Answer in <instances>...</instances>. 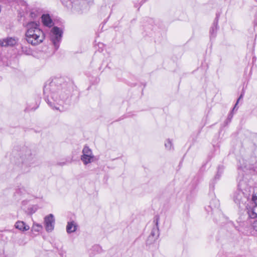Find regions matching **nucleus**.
Returning a JSON list of instances; mask_svg holds the SVG:
<instances>
[{"label":"nucleus","mask_w":257,"mask_h":257,"mask_svg":"<svg viewBox=\"0 0 257 257\" xmlns=\"http://www.w3.org/2000/svg\"><path fill=\"white\" fill-rule=\"evenodd\" d=\"M61 79H54L44 86L43 92L44 99L53 108L59 109L58 105L62 106L69 98L72 89V84H60Z\"/></svg>","instance_id":"nucleus-1"},{"label":"nucleus","mask_w":257,"mask_h":257,"mask_svg":"<svg viewBox=\"0 0 257 257\" xmlns=\"http://www.w3.org/2000/svg\"><path fill=\"white\" fill-rule=\"evenodd\" d=\"M16 157V164L20 166L22 173L29 172L31 167L37 162L35 154L30 149L25 146L18 151Z\"/></svg>","instance_id":"nucleus-2"},{"label":"nucleus","mask_w":257,"mask_h":257,"mask_svg":"<svg viewBox=\"0 0 257 257\" xmlns=\"http://www.w3.org/2000/svg\"><path fill=\"white\" fill-rule=\"evenodd\" d=\"M26 29V40L29 44L36 46L43 42L45 34L40 29L39 24L35 22H30L27 24Z\"/></svg>","instance_id":"nucleus-3"},{"label":"nucleus","mask_w":257,"mask_h":257,"mask_svg":"<svg viewBox=\"0 0 257 257\" xmlns=\"http://www.w3.org/2000/svg\"><path fill=\"white\" fill-rule=\"evenodd\" d=\"M250 187L247 186L243 181H240L238 184V188L233 195L234 203L239 208H243L249 203Z\"/></svg>","instance_id":"nucleus-4"},{"label":"nucleus","mask_w":257,"mask_h":257,"mask_svg":"<svg viewBox=\"0 0 257 257\" xmlns=\"http://www.w3.org/2000/svg\"><path fill=\"white\" fill-rule=\"evenodd\" d=\"M257 207V188L254 189L251 195L249 203L245 206L247 210V214L250 219H255L257 217L256 208Z\"/></svg>","instance_id":"nucleus-5"},{"label":"nucleus","mask_w":257,"mask_h":257,"mask_svg":"<svg viewBox=\"0 0 257 257\" xmlns=\"http://www.w3.org/2000/svg\"><path fill=\"white\" fill-rule=\"evenodd\" d=\"M63 31L58 27H54L51 30L50 39L56 49H58L61 41Z\"/></svg>","instance_id":"nucleus-6"},{"label":"nucleus","mask_w":257,"mask_h":257,"mask_svg":"<svg viewBox=\"0 0 257 257\" xmlns=\"http://www.w3.org/2000/svg\"><path fill=\"white\" fill-rule=\"evenodd\" d=\"M94 156L90 149L87 146H85L82 150V155L81 160L85 165L93 162Z\"/></svg>","instance_id":"nucleus-7"},{"label":"nucleus","mask_w":257,"mask_h":257,"mask_svg":"<svg viewBox=\"0 0 257 257\" xmlns=\"http://www.w3.org/2000/svg\"><path fill=\"white\" fill-rule=\"evenodd\" d=\"M55 225V219L52 214H50L44 218V225L46 230L48 232H51L53 230Z\"/></svg>","instance_id":"nucleus-8"},{"label":"nucleus","mask_w":257,"mask_h":257,"mask_svg":"<svg viewBox=\"0 0 257 257\" xmlns=\"http://www.w3.org/2000/svg\"><path fill=\"white\" fill-rule=\"evenodd\" d=\"M160 220V217L159 215H156L154 218V223L155 224L154 227L152 228L151 234L150 235L154 237L157 239L158 238L160 233L159 229V222Z\"/></svg>","instance_id":"nucleus-9"},{"label":"nucleus","mask_w":257,"mask_h":257,"mask_svg":"<svg viewBox=\"0 0 257 257\" xmlns=\"http://www.w3.org/2000/svg\"><path fill=\"white\" fill-rule=\"evenodd\" d=\"M224 170V167L222 165L218 166L217 168V172L214 178L211 181L210 183V187L214 188L216 182L219 180Z\"/></svg>","instance_id":"nucleus-10"},{"label":"nucleus","mask_w":257,"mask_h":257,"mask_svg":"<svg viewBox=\"0 0 257 257\" xmlns=\"http://www.w3.org/2000/svg\"><path fill=\"white\" fill-rule=\"evenodd\" d=\"M30 188L29 184L20 185V186H18L17 187L16 193L20 194V195L25 194L26 193H29L30 191Z\"/></svg>","instance_id":"nucleus-11"},{"label":"nucleus","mask_w":257,"mask_h":257,"mask_svg":"<svg viewBox=\"0 0 257 257\" xmlns=\"http://www.w3.org/2000/svg\"><path fill=\"white\" fill-rule=\"evenodd\" d=\"M16 40L13 38H8L0 40V45L2 47L13 46L16 44Z\"/></svg>","instance_id":"nucleus-12"},{"label":"nucleus","mask_w":257,"mask_h":257,"mask_svg":"<svg viewBox=\"0 0 257 257\" xmlns=\"http://www.w3.org/2000/svg\"><path fill=\"white\" fill-rule=\"evenodd\" d=\"M42 22L43 25L48 27H51L53 25V22L49 14H43L41 16Z\"/></svg>","instance_id":"nucleus-13"},{"label":"nucleus","mask_w":257,"mask_h":257,"mask_svg":"<svg viewBox=\"0 0 257 257\" xmlns=\"http://www.w3.org/2000/svg\"><path fill=\"white\" fill-rule=\"evenodd\" d=\"M218 17L217 16L210 30V35L211 38H214L216 36L218 30Z\"/></svg>","instance_id":"nucleus-14"},{"label":"nucleus","mask_w":257,"mask_h":257,"mask_svg":"<svg viewBox=\"0 0 257 257\" xmlns=\"http://www.w3.org/2000/svg\"><path fill=\"white\" fill-rule=\"evenodd\" d=\"M15 226L16 228L22 231H27L30 229L29 225H27L24 221H18L16 222Z\"/></svg>","instance_id":"nucleus-15"},{"label":"nucleus","mask_w":257,"mask_h":257,"mask_svg":"<svg viewBox=\"0 0 257 257\" xmlns=\"http://www.w3.org/2000/svg\"><path fill=\"white\" fill-rule=\"evenodd\" d=\"M77 227V224L74 221L68 222L66 226L67 232L68 233L74 232L76 230Z\"/></svg>","instance_id":"nucleus-16"},{"label":"nucleus","mask_w":257,"mask_h":257,"mask_svg":"<svg viewBox=\"0 0 257 257\" xmlns=\"http://www.w3.org/2000/svg\"><path fill=\"white\" fill-rule=\"evenodd\" d=\"M218 206L219 201L216 199H213L210 202V204L208 207L210 208V209L212 211L216 208H217Z\"/></svg>","instance_id":"nucleus-17"},{"label":"nucleus","mask_w":257,"mask_h":257,"mask_svg":"<svg viewBox=\"0 0 257 257\" xmlns=\"http://www.w3.org/2000/svg\"><path fill=\"white\" fill-rule=\"evenodd\" d=\"M42 228H43V226L41 224H39V223H34L32 227V230L38 232L40 231L42 229Z\"/></svg>","instance_id":"nucleus-18"},{"label":"nucleus","mask_w":257,"mask_h":257,"mask_svg":"<svg viewBox=\"0 0 257 257\" xmlns=\"http://www.w3.org/2000/svg\"><path fill=\"white\" fill-rule=\"evenodd\" d=\"M21 48L22 51L24 54L27 55H30L32 54V50L29 47L26 46H22Z\"/></svg>","instance_id":"nucleus-19"},{"label":"nucleus","mask_w":257,"mask_h":257,"mask_svg":"<svg viewBox=\"0 0 257 257\" xmlns=\"http://www.w3.org/2000/svg\"><path fill=\"white\" fill-rule=\"evenodd\" d=\"M165 146L167 150H171L173 146L172 141L170 139H168L167 140H166L165 143Z\"/></svg>","instance_id":"nucleus-20"},{"label":"nucleus","mask_w":257,"mask_h":257,"mask_svg":"<svg viewBox=\"0 0 257 257\" xmlns=\"http://www.w3.org/2000/svg\"><path fill=\"white\" fill-rule=\"evenodd\" d=\"M157 239L156 238L149 235L146 241L147 244H151L155 242Z\"/></svg>","instance_id":"nucleus-21"},{"label":"nucleus","mask_w":257,"mask_h":257,"mask_svg":"<svg viewBox=\"0 0 257 257\" xmlns=\"http://www.w3.org/2000/svg\"><path fill=\"white\" fill-rule=\"evenodd\" d=\"M61 1L63 5L67 7H69L72 3L71 0H61Z\"/></svg>","instance_id":"nucleus-22"},{"label":"nucleus","mask_w":257,"mask_h":257,"mask_svg":"<svg viewBox=\"0 0 257 257\" xmlns=\"http://www.w3.org/2000/svg\"><path fill=\"white\" fill-rule=\"evenodd\" d=\"M233 117V114L231 112L228 115L227 118L225 121V123L226 124H227L228 123H229L231 121V120Z\"/></svg>","instance_id":"nucleus-23"},{"label":"nucleus","mask_w":257,"mask_h":257,"mask_svg":"<svg viewBox=\"0 0 257 257\" xmlns=\"http://www.w3.org/2000/svg\"><path fill=\"white\" fill-rule=\"evenodd\" d=\"M243 95H244V92H243V91H242V92H241V94L240 95V96H239V98H238V99H237V102H236V103H235V105H234V107H233V108L232 109V111H233V110H234V109L235 108V107H236V106H237V104H238V102H239V100H240V99L242 98V97H243Z\"/></svg>","instance_id":"nucleus-24"},{"label":"nucleus","mask_w":257,"mask_h":257,"mask_svg":"<svg viewBox=\"0 0 257 257\" xmlns=\"http://www.w3.org/2000/svg\"><path fill=\"white\" fill-rule=\"evenodd\" d=\"M252 223V226L254 230L257 231V219L253 221V222H250Z\"/></svg>","instance_id":"nucleus-25"},{"label":"nucleus","mask_w":257,"mask_h":257,"mask_svg":"<svg viewBox=\"0 0 257 257\" xmlns=\"http://www.w3.org/2000/svg\"><path fill=\"white\" fill-rule=\"evenodd\" d=\"M31 17H32V18H35L36 17V15L34 14V12H32L31 13Z\"/></svg>","instance_id":"nucleus-26"},{"label":"nucleus","mask_w":257,"mask_h":257,"mask_svg":"<svg viewBox=\"0 0 257 257\" xmlns=\"http://www.w3.org/2000/svg\"><path fill=\"white\" fill-rule=\"evenodd\" d=\"M93 248L94 249H99L100 248V247L98 245H95L93 246Z\"/></svg>","instance_id":"nucleus-27"},{"label":"nucleus","mask_w":257,"mask_h":257,"mask_svg":"<svg viewBox=\"0 0 257 257\" xmlns=\"http://www.w3.org/2000/svg\"><path fill=\"white\" fill-rule=\"evenodd\" d=\"M206 210H207V211H208V212L209 211V210L208 209H207V208H206Z\"/></svg>","instance_id":"nucleus-28"},{"label":"nucleus","mask_w":257,"mask_h":257,"mask_svg":"<svg viewBox=\"0 0 257 257\" xmlns=\"http://www.w3.org/2000/svg\"><path fill=\"white\" fill-rule=\"evenodd\" d=\"M256 2H257V0H255Z\"/></svg>","instance_id":"nucleus-29"}]
</instances>
